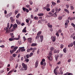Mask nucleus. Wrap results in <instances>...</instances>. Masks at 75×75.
<instances>
[{
	"mask_svg": "<svg viewBox=\"0 0 75 75\" xmlns=\"http://www.w3.org/2000/svg\"><path fill=\"white\" fill-rule=\"evenodd\" d=\"M17 48H18V47L16 46L14 47L13 49L10 50V52L11 53V54H13L14 52L16 51L17 49Z\"/></svg>",
	"mask_w": 75,
	"mask_h": 75,
	"instance_id": "nucleus-1",
	"label": "nucleus"
},
{
	"mask_svg": "<svg viewBox=\"0 0 75 75\" xmlns=\"http://www.w3.org/2000/svg\"><path fill=\"white\" fill-rule=\"evenodd\" d=\"M22 65L23 68H24V69L25 70H27V65L26 64H25L24 63H22Z\"/></svg>",
	"mask_w": 75,
	"mask_h": 75,
	"instance_id": "nucleus-2",
	"label": "nucleus"
},
{
	"mask_svg": "<svg viewBox=\"0 0 75 75\" xmlns=\"http://www.w3.org/2000/svg\"><path fill=\"white\" fill-rule=\"evenodd\" d=\"M62 68L60 67L59 70V71L60 72H58V74L59 75L60 74H61V75H62L63 74V72H62Z\"/></svg>",
	"mask_w": 75,
	"mask_h": 75,
	"instance_id": "nucleus-3",
	"label": "nucleus"
},
{
	"mask_svg": "<svg viewBox=\"0 0 75 75\" xmlns=\"http://www.w3.org/2000/svg\"><path fill=\"white\" fill-rule=\"evenodd\" d=\"M19 48L20 50H21V52H24V51H25V49H24L25 48L24 47H20Z\"/></svg>",
	"mask_w": 75,
	"mask_h": 75,
	"instance_id": "nucleus-4",
	"label": "nucleus"
},
{
	"mask_svg": "<svg viewBox=\"0 0 75 75\" xmlns=\"http://www.w3.org/2000/svg\"><path fill=\"white\" fill-rule=\"evenodd\" d=\"M51 39L53 42H55L56 40V38L55 37L52 36L51 37Z\"/></svg>",
	"mask_w": 75,
	"mask_h": 75,
	"instance_id": "nucleus-5",
	"label": "nucleus"
},
{
	"mask_svg": "<svg viewBox=\"0 0 75 75\" xmlns=\"http://www.w3.org/2000/svg\"><path fill=\"white\" fill-rule=\"evenodd\" d=\"M35 65V68H37V67H38V60L36 61Z\"/></svg>",
	"mask_w": 75,
	"mask_h": 75,
	"instance_id": "nucleus-6",
	"label": "nucleus"
},
{
	"mask_svg": "<svg viewBox=\"0 0 75 75\" xmlns=\"http://www.w3.org/2000/svg\"><path fill=\"white\" fill-rule=\"evenodd\" d=\"M10 20L11 21V23H13L14 21L15 20L13 18V17H11L10 18Z\"/></svg>",
	"mask_w": 75,
	"mask_h": 75,
	"instance_id": "nucleus-7",
	"label": "nucleus"
},
{
	"mask_svg": "<svg viewBox=\"0 0 75 75\" xmlns=\"http://www.w3.org/2000/svg\"><path fill=\"white\" fill-rule=\"evenodd\" d=\"M13 29H16L17 27V25L16 24H13Z\"/></svg>",
	"mask_w": 75,
	"mask_h": 75,
	"instance_id": "nucleus-8",
	"label": "nucleus"
},
{
	"mask_svg": "<svg viewBox=\"0 0 75 75\" xmlns=\"http://www.w3.org/2000/svg\"><path fill=\"white\" fill-rule=\"evenodd\" d=\"M69 21L68 20H67L66 21V23H65V25H68V23H69Z\"/></svg>",
	"mask_w": 75,
	"mask_h": 75,
	"instance_id": "nucleus-9",
	"label": "nucleus"
},
{
	"mask_svg": "<svg viewBox=\"0 0 75 75\" xmlns=\"http://www.w3.org/2000/svg\"><path fill=\"white\" fill-rule=\"evenodd\" d=\"M48 59L49 61H51L52 60V57L51 56H49L48 57Z\"/></svg>",
	"mask_w": 75,
	"mask_h": 75,
	"instance_id": "nucleus-10",
	"label": "nucleus"
},
{
	"mask_svg": "<svg viewBox=\"0 0 75 75\" xmlns=\"http://www.w3.org/2000/svg\"><path fill=\"white\" fill-rule=\"evenodd\" d=\"M74 43H71L68 45V47L70 48V47H72Z\"/></svg>",
	"mask_w": 75,
	"mask_h": 75,
	"instance_id": "nucleus-11",
	"label": "nucleus"
},
{
	"mask_svg": "<svg viewBox=\"0 0 75 75\" xmlns=\"http://www.w3.org/2000/svg\"><path fill=\"white\" fill-rule=\"evenodd\" d=\"M16 22L17 24H18V25H20L21 24V23H20V21H19L18 20L16 19Z\"/></svg>",
	"mask_w": 75,
	"mask_h": 75,
	"instance_id": "nucleus-12",
	"label": "nucleus"
},
{
	"mask_svg": "<svg viewBox=\"0 0 75 75\" xmlns=\"http://www.w3.org/2000/svg\"><path fill=\"white\" fill-rule=\"evenodd\" d=\"M59 57V55L57 54L56 55H55V58L56 61H57L58 59V57Z\"/></svg>",
	"mask_w": 75,
	"mask_h": 75,
	"instance_id": "nucleus-13",
	"label": "nucleus"
},
{
	"mask_svg": "<svg viewBox=\"0 0 75 75\" xmlns=\"http://www.w3.org/2000/svg\"><path fill=\"white\" fill-rule=\"evenodd\" d=\"M13 60L14 58L12 56H11L9 58V61H12Z\"/></svg>",
	"mask_w": 75,
	"mask_h": 75,
	"instance_id": "nucleus-14",
	"label": "nucleus"
},
{
	"mask_svg": "<svg viewBox=\"0 0 75 75\" xmlns=\"http://www.w3.org/2000/svg\"><path fill=\"white\" fill-rule=\"evenodd\" d=\"M7 25L8 26L6 28V29L7 30L6 32L8 33V28H9V23H8Z\"/></svg>",
	"mask_w": 75,
	"mask_h": 75,
	"instance_id": "nucleus-15",
	"label": "nucleus"
},
{
	"mask_svg": "<svg viewBox=\"0 0 75 75\" xmlns=\"http://www.w3.org/2000/svg\"><path fill=\"white\" fill-rule=\"evenodd\" d=\"M43 35H42L40 36V41L41 42H42V41H43Z\"/></svg>",
	"mask_w": 75,
	"mask_h": 75,
	"instance_id": "nucleus-16",
	"label": "nucleus"
},
{
	"mask_svg": "<svg viewBox=\"0 0 75 75\" xmlns=\"http://www.w3.org/2000/svg\"><path fill=\"white\" fill-rule=\"evenodd\" d=\"M47 26L49 28H52V25H50V24L49 23L47 24Z\"/></svg>",
	"mask_w": 75,
	"mask_h": 75,
	"instance_id": "nucleus-17",
	"label": "nucleus"
},
{
	"mask_svg": "<svg viewBox=\"0 0 75 75\" xmlns=\"http://www.w3.org/2000/svg\"><path fill=\"white\" fill-rule=\"evenodd\" d=\"M54 73L55 74V75H58V73L57 72V70L56 69H54Z\"/></svg>",
	"mask_w": 75,
	"mask_h": 75,
	"instance_id": "nucleus-18",
	"label": "nucleus"
},
{
	"mask_svg": "<svg viewBox=\"0 0 75 75\" xmlns=\"http://www.w3.org/2000/svg\"><path fill=\"white\" fill-rule=\"evenodd\" d=\"M52 4L53 6H55L57 4V3H56L54 2V1H52Z\"/></svg>",
	"mask_w": 75,
	"mask_h": 75,
	"instance_id": "nucleus-19",
	"label": "nucleus"
},
{
	"mask_svg": "<svg viewBox=\"0 0 75 75\" xmlns=\"http://www.w3.org/2000/svg\"><path fill=\"white\" fill-rule=\"evenodd\" d=\"M64 10L65 11H66V13H67L68 14H69V11L67 9L65 8L64 9Z\"/></svg>",
	"mask_w": 75,
	"mask_h": 75,
	"instance_id": "nucleus-20",
	"label": "nucleus"
},
{
	"mask_svg": "<svg viewBox=\"0 0 75 75\" xmlns=\"http://www.w3.org/2000/svg\"><path fill=\"white\" fill-rule=\"evenodd\" d=\"M49 56H52V51H50L49 54Z\"/></svg>",
	"mask_w": 75,
	"mask_h": 75,
	"instance_id": "nucleus-21",
	"label": "nucleus"
},
{
	"mask_svg": "<svg viewBox=\"0 0 75 75\" xmlns=\"http://www.w3.org/2000/svg\"><path fill=\"white\" fill-rule=\"evenodd\" d=\"M31 39L32 38H28V41L29 42H30V43L31 42Z\"/></svg>",
	"mask_w": 75,
	"mask_h": 75,
	"instance_id": "nucleus-22",
	"label": "nucleus"
},
{
	"mask_svg": "<svg viewBox=\"0 0 75 75\" xmlns=\"http://www.w3.org/2000/svg\"><path fill=\"white\" fill-rule=\"evenodd\" d=\"M39 18H40V20H41V21H42L43 22H44V20L43 19V18H42V17H39Z\"/></svg>",
	"mask_w": 75,
	"mask_h": 75,
	"instance_id": "nucleus-23",
	"label": "nucleus"
},
{
	"mask_svg": "<svg viewBox=\"0 0 75 75\" xmlns=\"http://www.w3.org/2000/svg\"><path fill=\"white\" fill-rule=\"evenodd\" d=\"M59 50H55L54 51V53H59Z\"/></svg>",
	"mask_w": 75,
	"mask_h": 75,
	"instance_id": "nucleus-24",
	"label": "nucleus"
},
{
	"mask_svg": "<svg viewBox=\"0 0 75 75\" xmlns=\"http://www.w3.org/2000/svg\"><path fill=\"white\" fill-rule=\"evenodd\" d=\"M13 72V70H11V71H10L7 74L8 75H10L11 74V73H12V72Z\"/></svg>",
	"mask_w": 75,
	"mask_h": 75,
	"instance_id": "nucleus-25",
	"label": "nucleus"
},
{
	"mask_svg": "<svg viewBox=\"0 0 75 75\" xmlns=\"http://www.w3.org/2000/svg\"><path fill=\"white\" fill-rule=\"evenodd\" d=\"M20 13H19L17 14V16H16V18H18L20 17Z\"/></svg>",
	"mask_w": 75,
	"mask_h": 75,
	"instance_id": "nucleus-26",
	"label": "nucleus"
},
{
	"mask_svg": "<svg viewBox=\"0 0 75 75\" xmlns=\"http://www.w3.org/2000/svg\"><path fill=\"white\" fill-rule=\"evenodd\" d=\"M36 45H37V44L36 43H33L31 45V46L32 47H34L36 46Z\"/></svg>",
	"mask_w": 75,
	"mask_h": 75,
	"instance_id": "nucleus-27",
	"label": "nucleus"
},
{
	"mask_svg": "<svg viewBox=\"0 0 75 75\" xmlns=\"http://www.w3.org/2000/svg\"><path fill=\"white\" fill-rule=\"evenodd\" d=\"M63 52L65 53L67 52V48H65L63 49Z\"/></svg>",
	"mask_w": 75,
	"mask_h": 75,
	"instance_id": "nucleus-28",
	"label": "nucleus"
},
{
	"mask_svg": "<svg viewBox=\"0 0 75 75\" xmlns=\"http://www.w3.org/2000/svg\"><path fill=\"white\" fill-rule=\"evenodd\" d=\"M62 18V16H59L58 17V19L59 20H61Z\"/></svg>",
	"mask_w": 75,
	"mask_h": 75,
	"instance_id": "nucleus-29",
	"label": "nucleus"
},
{
	"mask_svg": "<svg viewBox=\"0 0 75 75\" xmlns=\"http://www.w3.org/2000/svg\"><path fill=\"white\" fill-rule=\"evenodd\" d=\"M18 13V11L17 10H16L15 11V14L16 15L17 13Z\"/></svg>",
	"mask_w": 75,
	"mask_h": 75,
	"instance_id": "nucleus-30",
	"label": "nucleus"
},
{
	"mask_svg": "<svg viewBox=\"0 0 75 75\" xmlns=\"http://www.w3.org/2000/svg\"><path fill=\"white\" fill-rule=\"evenodd\" d=\"M71 25L72 26H73L74 28H75V24L74 23H72L71 24Z\"/></svg>",
	"mask_w": 75,
	"mask_h": 75,
	"instance_id": "nucleus-31",
	"label": "nucleus"
},
{
	"mask_svg": "<svg viewBox=\"0 0 75 75\" xmlns=\"http://www.w3.org/2000/svg\"><path fill=\"white\" fill-rule=\"evenodd\" d=\"M41 33H42L41 31H40L38 32L37 34V35H41Z\"/></svg>",
	"mask_w": 75,
	"mask_h": 75,
	"instance_id": "nucleus-32",
	"label": "nucleus"
},
{
	"mask_svg": "<svg viewBox=\"0 0 75 75\" xmlns=\"http://www.w3.org/2000/svg\"><path fill=\"white\" fill-rule=\"evenodd\" d=\"M26 58H29L30 57V54H28L26 55Z\"/></svg>",
	"mask_w": 75,
	"mask_h": 75,
	"instance_id": "nucleus-33",
	"label": "nucleus"
},
{
	"mask_svg": "<svg viewBox=\"0 0 75 75\" xmlns=\"http://www.w3.org/2000/svg\"><path fill=\"white\" fill-rule=\"evenodd\" d=\"M50 50L51 51H53V50H54V47H51L50 48Z\"/></svg>",
	"mask_w": 75,
	"mask_h": 75,
	"instance_id": "nucleus-34",
	"label": "nucleus"
},
{
	"mask_svg": "<svg viewBox=\"0 0 75 75\" xmlns=\"http://www.w3.org/2000/svg\"><path fill=\"white\" fill-rule=\"evenodd\" d=\"M25 61H26V62H29V59H28L26 58Z\"/></svg>",
	"mask_w": 75,
	"mask_h": 75,
	"instance_id": "nucleus-35",
	"label": "nucleus"
},
{
	"mask_svg": "<svg viewBox=\"0 0 75 75\" xmlns=\"http://www.w3.org/2000/svg\"><path fill=\"white\" fill-rule=\"evenodd\" d=\"M38 16H43V14L41 13H39L38 14Z\"/></svg>",
	"mask_w": 75,
	"mask_h": 75,
	"instance_id": "nucleus-36",
	"label": "nucleus"
},
{
	"mask_svg": "<svg viewBox=\"0 0 75 75\" xmlns=\"http://www.w3.org/2000/svg\"><path fill=\"white\" fill-rule=\"evenodd\" d=\"M71 10H73L74 9V8L72 6H71Z\"/></svg>",
	"mask_w": 75,
	"mask_h": 75,
	"instance_id": "nucleus-37",
	"label": "nucleus"
},
{
	"mask_svg": "<svg viewBox=\"0 0 75 75\" xmlns=\"http://www.w3.org/2000/svg\"><path fill=\"white\" fill-rule=\"evenodd\" d=\"M9 40L10 41H13V40H14V39H12V38H10L9 39Z\"/></svg>",
	"mask_w": 75,
	"mask_h": 75,
	"instance_id": "nucleus-38",
	"label": "nucleus"
},
{
	"mask_svg": "<svg viewBox=\"0 0 75 75\" xmlns=\"http://www.w3.org/2000/svg\"><path fill=\"white\" fill-rule=\"evenodd\" d=\"M4 72V70H2L0 72V74H2V73H3Z\"/></svg>",
	"mask_w": 75,
	"mask_h": 75,
	"instance_id": "nucleus-39",
	"label": "nucleus"
},
{
	"mask_svg": "<svg viewBox=\"0 0 75 75\" xmlns=\"http://www.w3.org/2000/svg\"><path fill=\"white\" fill-rule=\"evenodd\" d=\"M40 38V36H37L35 38L36 40H38Z\"/></svg>",
	"mask_w": 75,
	"mask_h": 75,
	"instance_id": "nucleus-40",
	"label": "nucleus"
},
{
	"mask_svg": "<svg viewBox=\"0 0 75 75\" xmlns=\"http://www.w3.org/2000/svg\"><path fill=\"white\" fill-rule=\"evenodd\" d=\"M2 65L3 64L0 62V68H1L3 67V66H2Z\"/></svg>",
	"mask_w": 75,
	"mask_h": 75,
	"instance_id": "nucleus-41",
	"label": "nucleus"
},
{
	"mask_svg": "<svg viewBox=\"0 0 75 75\" xmlns=\"http://www.w3.org/2000/svg\"><path fill=\"white\" fill-rule=\"evenodd\" d=\"M29 55H30V57H31V56L32 55H33V52H31L30 54H29Z\"/></svg>",
	"mask_w": 75,
	"mask_h": 75,
	"instance_id": "nucleus-42",
	"label": "nucleus"
},
{
	"mask_svg": "<svg viewBox=\"0 0 75 75\" xmlns=\"http://www.w3.org/2000/svg\"><path fill=\"white\" fill-rule=\"evenodd\" d=\"M13 24H11V26L9 28V29H11V27H13Z\"/></svg>",
	"mask_w": 75,
	"mask_h": 75,
	"instance_id": "nucleus-43",
	"label": "nucleus"
},
{
	"mask_svg": "<svg viewBox=\"0 0 75 75\" xmlns=\"http://www.w3.org/2000/svg\"><path fill=\"white\" fill-rule=\"evenodd\" d=\"M33 31H34V32H36V31H37L36 30V29H35V28H34L33 29Z\"/></svg>",
	"mask_w": 75,
	"mask_h": 75,
	"instance_id": "nucleus-44",
	"label": "nucleus"
},
{
	"mask_svg": "<svg viewBox=\"0 0 75 75\" xmlns=\"http://www.w3.org/2000/svg\"><path fill=\"white\" fill-rule=\"evenodd\" d=\"M55 11H56V12H57V11H58V8L56 7V8H55Z\"/></svg>",
	"mask_w": 75,
	"mask_h": 75,
	"instance_id": "nucleus-45",
	"label": "nucleus"
},
{
	"mask_svg": "<svg viewBox=\"0 0 75 75\" xmlns=\"http://www.w3.org/2000/svg\"><path fill=\"white\" fill-rule=\"evenodd\" d=\"M46 10L47 11H50V8H46Z\"/></svg>",
	"mask_w": 75,
	"mask_h": 75,
	"instance_id": "nucleus-46",
	"label": "nucleus"
},
{
	"mask_svg": "<svg viewBox=\"0 0 75 75\" xmlns=\"http://www.w3.org/2000/svg\"><path fill=\"white\" fill-rule=\"evenodd\" d=\"M34 19L35 20H38V17H37L36 16H35L34 17Z\"/></svg>",
	"mask_w": 75,
	"mask_h": 75,
	"instance_id": "nucleus-47",
	"label": "nucleus"
},
{
	"mask_svg": "<svg viewBox=\"0 0 75 75\" xmlns=\"http://www.w3.org/2000/svg\"><path fill=\"white\" fill-rule=\"evenodd\" d=\"M14 35V33H11L10 34V35L11 36H13V35Z\"/></svg>",
	"mask_w": 75,
	"mask_h": 75,
	"instance_id": "nucleus-48",
	"label": "nucleus"
},
{
	"mask_svg": "<svg viewBox=\"0 0 75 75\" xmlns=\"http://www.w3.org/2000/svg\"><path fill=\"white\" fill-rule=\"evenodd\" d=\"M62 56H63V54H60L59 55V57L60 58H62Z\"/></svg>",
	"mask_w": 75,
	"mask_h": 75,
	"instance_id": "nucleus-49",
	"label": "nucleus"
},
{
	"mask_svg": "<svg viewBox=\"0 0 75 75\" xmlns=\"http://www.w3.org/2000/svg\"><path fill=\"white\" fill-rule=\"evenodd\" d=\"M46 7H47V8H49V7H50V4H47L46 6Z\"/></svg>",
	"mask_w": 75,
	"mask_h": 75,
	"instance_id": "nucleus-50",
	"label": "nucleus"
},
{
	"mask_svg": "<svg viewBox=\"0 0 75 75\" xmlns=\"http://www.w3.org/2000/svg\"><path fill=\"white\" fill-rule=\"evenodd\" d=\"M56 35H57V37H59V34H58V32H57L56 34Z\"/></svg>",
	"mask_w": 75,
	"mask_h": 75,
	"instance_id": "nucleus-51",
	"label": "nucleus"
},
{
	"mask_svg": "<svg viewBox=\"0 0 75 75\" xmlns=\"http://www.w3.org/2000/svg\"><path fill=\"white\" fill-rule=\"evenodd\" d=\"M12 14V13L11 12L9 13L8 14V17H10V16H11Z\"/></svg>",
	"mask_w": 75,
	"mask_h": 75,
	"instance_id": "nucleus-52",
	"label": "nucleus"
},
{
	"mask_svg": "<svg viewBox=\"0 0 75 75\" xmlns=\"http://www.w3.org/2000/svg\"><path fill=\"white\" fill-rule=\"evenodd\" d=\"M26 8H25L23 7V11H26Z\"/></svg>",
	"mask_w": 75,
	"mask_h": 75,
	"instance_id": "nucleus-53",
	"label": "nucleus"
},
{
	"mask_svg": "<svg viewBox=\"0 0 75 75\" xmlns=\"http://www.w3.org/2000/svg\"><path fill=\"white\" fill-rule=\"evenodd\" d=\"M22 31L23 33H26V31L25 30V29H23L22 30Z\"/></svg>",
	"mask_w": 75,
	"mask_h": 75,
	"instance_id": "nucleus-54",
	"label": "nucleus"
},
{
	"mask_svg": "<svg viewBox=\"0 0 75 75\" xmlns=\"http://www.w3.org/2000/svg\"><path fill=\"white\" fill-rule=\"evenodd\" d=\"M66 6L67 7V9H68V8H69V5L68 4H67L66 5Z\"/></svg>",
	"mask_w": 75,
	"mask_h": 75,
	"instance_id": "nucleus-55",
	"label": "nucleus"
},
{
	"mask_svg": "<svg viewBox=\"0 0 75 75\" xmlns=\"http://www.w3.org/2000/svg\"><path fill=\"white\" fill-rule=\"evenodd\" d=\"M13 57H14V58H15V57H16V54H13Z\"/></svg>",
	"mask_w": 75,
	"mask_h": 75,
	"instance_id": "nucleus-56",
	"label": "nucleus"
},
{
	"mask_svg": "<svg viewBox=\"0 0 75 75\" xmlns=\"http://www.w3.org/2000/svg\"><path fill=\"white\" fill-rule=\"evenodd\" d=\"M14 46H11V49H12L13 50H14Z\"/></svg>",
	"mask_w": 75,
	"mask_h": 75,
	"instance_id": "nucleus-57",
	"label": "nucleus"
},
{
	"mask_svg": "<svg viewBox=\"0 0 75 75\" xmlns=\"http://www.w3.org/2000/svg\"><path fill=\"white\" fill-rule=\"evenodd\" d=\"M26 23H28V22H29V20H28V19H26Z\"/></svg>",
	"mask_w": 75,
	"mask_h": 75,
	"instance_id": "nucleus-58",
	"label": "nucleus"
},
{
	"mask_svg": "<svg viewBox=\"0 0 75 75\" xmlns=\"http://www.w3.org/2000/svg\"><path fill=\"white\" fill-rule=\"evenodd\" d=\"M39 53H40V49H38V51L37 52V54H39Z\"/></svg>",
	"mask_w": 75,
	"mask_h": 75,
	"instance_id": "nucleus-59",
	"label": "nucleus"
},
{
	"mask_svg": "<svg viewBox=\"0 0 75 75\" xmlns=\"http://www.w3.org/2000/svg\"><path fill=\"white\" fill-rule=\"evenodd\" d=\"M63 46H64V45H63L62 44L61 45L60 48H61L62 49V48H63Z\"/></svg>",
	"mask_w": 75,
	"mask_h": 75,
	"instance_id": "nucleus-60",
	"label": "nucleus"
},
{
	"mask_svg": "<svg viewBox=\"0 0 75 75\" xmlns=\"http://www.w3.org/2000/svg\"><path fill=\"white\" fill-rule=\"evenodd\" d=\"M38 11V8H36L35 10V12H37Z\"/></svg>",
	"mask_w": 75,
	"mask_h": 75,
	"instance_id": "nucleus-61",
	"label": "nucleus"
},
{
	"mask_svg": "<svg viewBox=\"0 0 75 75\" xmlns=\"http://www.w3.org/2000/svg\"><path fill=\"white\" fill-rule=\"evenodd\" d=\"M11 38L12 39H14V35H13L11 36Z\"/></svg>",
	"mask_w": 75,
	"mask_h": 75,
	"instance_id": "nucleus-62",
	"label": "nucleus"
},
{
	"mask_svg": "<svg viewBox=\"0 0 75 75\" xmlns=\"http://www.w3.org/2000/svg\"><path fill=\"white\" fill-rule=\"evenodd\" d=\"M38 23H40L41 24L42 23V22H41V20H40L38 21Z\"/></svg>",
	"mask_w": 75,
	"mask_h": 75,
	"instance_id": "nucleus-63",
	"label": "nucleus"
},
{
	"mask_svg": "<svg viewBox=\"0 0 75 75\" xmlns=\"http://www.w3.org/2000/svg\"><path fill=\"white\" fill-rule=\"evenodd\" d=\"M67 75H73V74L72 73H68L67 74Z\"/></svg>",
	"mask_w": 75,
	"mask_h": 75,
	"instance_id": "nucleus-64",
	"label": "nucleus"
}]
</instances>
